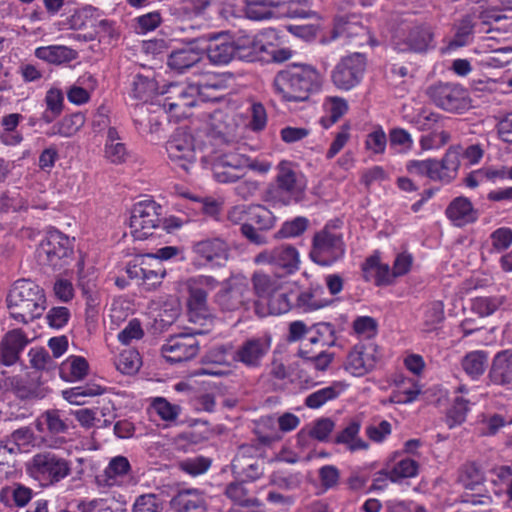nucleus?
I'll return each instance as SVG.
<instances>
[{"instance_id": "obj_49", "label": "nucleus", "mask_w": 512, "mask_h": 512, "mask_svg": "<svg viewBox=\"0 0 512 512\" xmlns=\"http://www.w3.org/2000/svg\"><path fill=\"white\" fill-rule=\"evenodd\" d=\"M462 368L472 379L481 376L487 366V353L484 351H472L462 359Z\"/></svg>"}, {"instance_id": "obj_14", "label": "nucleus", "mask_w": 512, "mask_h": 512, "mask_svg": "<svg viewBox=\"0 0 512 512\" xmlns=\"http://www.w3.org/2000/svg\"><path fill=\"white\" fill-rule=\"evenodd\" d=\"M95 482L103 490L135 484L130 461L122 455L110 458L104 470L95 477Z\"/></svg>"}, {"instance_id": "obj_37", "label": "nucleus", "mask_w": 512, "mask_h": 512, "mask_svg": "<svg viewBox=\"0 0 512 512\" xmlns=\"http://www.w3.org/2000/svg\"><path fill=\"white\" fill-rule=\"evenodd\" d=\"M490 377L496 384L512 383V350H504L495 355Z\"/></svg>"}, {"instance_id": "obj_35", "label": "nucleus", "mask_w": 512, "mask_h": 512, "mask_svg": "<svg viewBox=\"0 0 512 512\" xmlns=\"http://www.w3.org/2000/svg\"><path fill=\"white\" fill-rule=\"evenodd\" d=\"M202 58V53L191 46L183 47L171 52L168 57V66L179 73H183L190 69Z\"/></svg>"}, {"instance_id": "obj_13", "label": "nucleus", "mask_w": 512, "mask_h": 512, "mask_svg": "<svg viewBox=\"0 0 512 512\" xmlns=\"http://www.w3.org/2000/svg\"><path fill=\"white\" fill-rule=\"evenodd\" d=\"M366 69V58L354 53L341 59L332 71V82L341 90L349 91L362 80Z\"/></svg>"}, {"instance_id": "obj_28", "label": "nucleus", "mask_w": 512, "mask_h": 512, "mask_svg": "<svg viewBox=\"0 0 512 512\" xmlns=\"http://www.w3.org/2000/svg\"><path fill=\"white\" fill-rule=\"evenodd\" d=\"M27 343L28 339L21 330L14 329L8 332L1 342V357L3 363L8 366L14 364Z\"/></svg>"}, {"instance_id": "obj_43", "label": "nucleus", "mask_w": 512, "mask_h": 512, "mask_svg": "<svg viewBox=\"0 0 512 512\" xmlns=\"http://www.w3.org/2000/svg\"><path fill=\"white\" fill-rule=\"evenodd\" d=\"M439 164L437 159H412L406 163V170L412 176L425 177L432 181H440Z\"/></svg>"}, {"instance_id": "obj_63", "label": "nucleus", "mask_w": 512, "mask_h": 512, "mask_svg": "<svg viewBox=\"0 0 512 512\" xmlns=\"http://www.w3.org/2000/svg\"><path fill=\"white\" fill-rule=\"evenodd\" d=\"M136 276L142 278L143 284L147 286V289H154L161 283L163 277L165 276V270L163 269L161 263L157 261L155 267H141L139 272L136 271Z\"/></svg>"}, {"instance_id": "obj_4", "label": "nucleus", "mask_w": 512, "mask_h": 512, "mask_svg": "<svg viewBox=\"0 0 512 512\" xmlns=\"http://www.w3.org/2000/svg\"><path fill=\"white\" fill-rule=\"evenodd\" d=\"M224 112L216 109L209 113L207 120L206 137L202 147V162L206 168L214 172L215 178L223 182L224 172Z\"/></svg>"}, {"instance_id": "obj_56", "label": "nucleus", "mask_w": 512, "mask_h": 512, "mask_svg": "<svg viewBox=\"0 0 512 512\" xmlns=\"http://www.w3.org/2000/svg\"><path fill=\"white\" fill-rule=\"evenodd\" d=\"M156 91V83L148 76L137 74L131 83V95L135 99L147 100Z\"/></svg>"}, {"instance_id": "obj_19", "label": "nucleus", "mask_w": 512, "mask_h": 512, "mask_svg": "<svg viewBox=\"0 0 512 512\" xmlns=\"http://www.w3.org/2000/svg\"><path fill=\"white\" fill-rule=\"evenodd\" d=\"M166 151L169 159L186 171L196 160L194 138L182 129H178L167 141Z\"/></svg>"}, {"instance_id": "obj_40", "label": "nucleus", "mask_w": 512, "mask_h": 512, "mask_svg": "<svg viewBox=\"0 0 512 512\" xmlns=\"http://www.w3.org/2000/svg\"><path fill=\"white\" fill-rule=\"evenodd\" d=\"M406 118L420 131L436 130L443 126L445 120V117L428 108H420Z\"/></svg>"}, {"instance_id": "obj_30", "label": "nucleus", "mask_w": 512, "mask_h": 512, "mask_svg": "<svg viewBox=\"0 0 512 512\" xmlns=\"http://www.w3.org/2000/svg\"><path fill=\"white\" fill-rule=\"evenodd\" d=\"M170 503L177 512H200L205 505L202 493L194 488L178 491Z\"/></svg>"}, {"instance_id": "obj_52", "label": "nucleus", "mask_w": 512, "mask_h": 512, "mask_svg": "<svg viewBox=\"0 0 512 512\" xmlns=\"http://www.w3.org/2000/svg\"><path fill=\"white\" fill-rule=\"evenodd\" d=\"M32 498V490L22 485L14 487H4L0 491V501L5 505H10L11 499L15 505L23 507L29 503Z\"/></svg>"}, {"instance_id": "obj_6", "label": "nucleus", "mask_w": 512, "mask_h": 512, "mask_svg": "<svg viewBox=\"0 0 512 512\" xmlns=\"http://www.w3.org/2000/svg\"><path fill=\"white\" fill-rule=\"evenodd\" d=\"M392 46L398 52L425 54L436 47L434 30L427 23L405 25L393 36Z\"/></svg>"}, {"instance_id": "obj_58", "label": "nucleus", "mask_w": 512, "mask_h": 512, "mask_svg": "<svg viewBox=\"0 0 512 512\" xmlns=\"http://www.w3.org/2000/svg\"><path fill=\"white\" fill-rule=\"evenodd\" d=\"M308 223V219L302 216H298L292 220L286 221L282 224L281 228L276 232L275 238L285 239L300 236L306 231Z\"/></svg>"}, {"instance_id": "obj_10", "label": "nucleus", "mask_w": 512, "mask_h": 512, "mask_svg": "<svg viewBox=\"0 0 512 512\" xmlns=\"http://www.w3.org/2000/svg\"><path fill=\"white\" fill-rule=\"evenodd\" d=\"M426 94L437 107L450 113H464L471 107L468 91L459 84L437 83L428 87Z\"/></svg>"}, {"instance_id": "obj_36", "label": "nucleus", "mask_w": 512, "mask_h": 512, "mask_svg": "<svg viewBox=\"0 0 512 512\" xmlns=\"http://www.w3.org/2000/svg\"><path fill=\"white\" fill-rule=\"evenodd\" d=\"M396 388L390 395V402L410 404L417 400L422 389L419 383L411 378L400 377L395 380Z\"/></svg>"}, {"instance_id": "obj_46", "label": "nucleus", "mask_w": 512, "mask_h": 512, "mask_svg": "<svg viewBox=\"0 0 512 512\" xmlns=\"http://www.w3.org/2000/svg\"><path fill=\"white\" fill-rule=\"evenodd\" d=\"M224 373V349L220 347L215 351H210L203 359L202 366L198 368L194 375L202 376H222Z\"/></svg>"}, {"instance_id": "obj_26", "label": "nucleus", "mask_w": 512, "mask_h": 512, "mask_svg": "<svg viewBox=\"0 0 512 512\" xmlns=\"http://www.w3.org/2000/svg\"><path fill=\"white\" fill-rule=\"evenodd\" d=\"M446 216L454 226L463 227L478 219V211L466 197H456L446 208Z\"/></svg>"}, {"instance_id": "obj_17", "label": "nucleus", "mask_w": 512, "mask_h": 512, "mask_svg": "<svg viewBox=\"0 0 512 512\" xmlns=\"http://www.w3.org/2000/svg\"><path fill=\"white\" fill-rule=\"evenodd\" d=\"M379 359L380 352L376 344H357L348 353L344 368L352 376L362 377L376 367Z\"/></svg>"}, {"instance_id": "obj_24", "label": "nucleus", "mask_w": 512, "mask_h": 512, "mask_svg": "<svg viewBox=\"0 0 512 512\" xmlns=\"http://www.w3.org/2000/svg\"><path fill=\"white\" fill-rule=\"evenodd\" d=\"M279 188L298 202L303 198L306 182L302 175L294 172L287 163H281L277 175Z\"/></svg>"}, {"instance_id": "obj_15", "label": "nucleus", "mask_w": 512, "mask_h": 512, "mask_svg": "<svg viewBox=\"0 0 512 512\" xmlns=\"http://www.w3.org/2000/svg\"><path fill=\"white\" fill-rule=\"evenodd\" d=\"M205 330L194 329L188 333L170 336L162 346L164 358L171 363L187 361L195 357L199 351L195 335L204 334Z\"/></svg>"}, {"instance_id": "obj_62", "label": "nucleus", "mask_w": 512, "mask_h": 512, "mask_svg": "<svg viewBox=\"0 0 512 512\" xmlns=\"http://www.w3.org/2000/svg\"><path fill=\"white\" fill-rule=\"evenodd\" d=\"M483 475L480 468L475 463L464 464L459 472V482L467 489L473 490L481 484Z\"/></svg>"}, {"instance_id": "obj_48", "label": "nucleus", "mask_w": 512, "mask_h": 512, "mask_svg": "<svg viewBox=\"0 0 512 512\" xmlns=\"http://www.w3.org/2000/svg\"><path fill=\"white\" fill-rule=\"evenodd\" d=\"M384 473L392 482H398L404 478H412L418 473V463L413 459L403 458L393 466L387 467Z\"/></svg>"}, {"instance_id": "obj_33", "label": "nucleus", "mask_w": 512, "mask_h": 512, "mask_svg": "<svg viewBox=\"0 0 512 512\" xmlns=\"http://www.w3.org/2000/svg\"><path fill=\"white\" fill-rule=\"evenodd\" d=\"M193 252L199 257L203 265L214 266L215 261L224 254V241L221 238H211L196 242Z\"/></svg>"}, {"instance_id": "obj_53", "label": "nucleus", "mask_w": 512, "mask_h": 512, "mask_svg": "<svg viewBox=\"0 0 512 512\" xmlns=\"http://www.w3.org/2000/svg\"><path fill=\"white\" fill-rule=\"evenodd\" d=\"M103 392L104 389L101 386L97 384H89L64 390L62 395L64 399L71 404L83 405L85 403L83 398L101 395Z\"/></svg>"}, {"instance_id": "obj_39", "label": "nucleus", "mask_w": 512, "mask_h": 512, "mask_svg": "<svg viewBox=\"0 0 512 512\" xmlns=\"http://www.w3.org/2000/svg\"><path fill=\"white\" fill-rule=\"evenodd\" d=\"M89 371V364L82 356L71 355L64 360L60 367V377L67 382L83 380Z\"/></svg>"}, {"instance_id": "obj_21", "label": "nucleus", "mask_w": 512, "mask_h": 512, "mask_svg": "<svg viewBox=\"0 0 512 512\" xmlns=\"http://www.w3.org/2000/svg\"><path fill=\"white\" fill-rule=\"evenodd\" d=\"M260 451L253 445H242L231 462L235 476L242 481L255 480L263 473V467L257 458Z\"/></svg>"}, {"instance_id": "obj_31", "label": "nucleus", "mask_w": 512, "mask_h": 512, "mask_svg": "<svg viewBox=\"0 0 512 512\" xmlns=\"http://www.w3.org/2000/svg\"><path fill=\"white\" fill-rule=\"evenodd\" d=\"M248 279L238 274L231 277L226 287V303L229 302V309H237L246 304L249 299Z\"/></svg>"}, {"instance_id": "obj_25", "label": "nucleus", "mask_w": 512, "mask_h": 512, "mask_svg": "<svg viewBox=\"0 0 512 512\" xmlns=\"http://www.w3.org/2000/svg\"><path fill=\"white\" fill-rule=\"evenodd\" d=\"M249 217L250 205L243 204L234 206L228 213V219L232 223L240 225L242 235L251 243L256 245H266L268 243L267 237L257 232V230L249 223Z\"/></svg>"}, {"instance_id": "obj_47", "label": "nucleus", "mask_w": 512, "mask_h": 512, "mask_svg": "<svg viewBox=\"0 0 512 512\" xmlns=\"http://www.w3.org/2000/svg\"><path fill=\"white\" fill-rule=\"evenodd\" d=\"M224 86V76L222 74H214L208 72L205 76V80L198 85L201 90L200 98L203 101H219L222 99L223 95L221 93H215L217 91H221Z\"/></svg>"}, {"instance_id": "obj_29", "label": "nucleus", "mask_w": 512, "mask_h": 512, "mask_svg": "<svg viewBox=\"0 0 512 512\" xmlns=\"http://www.w3.org/2000/svg\"><path fill=\"white\" fill-rule=\"evenodd\" d=\"M36 58L53 65H62L75 60L77 51L65 45L41 46L35 49Z\"/></svg>"}, {"instance_id": "obj_16", "label": "nucleus", "mask_w": 512, "mask_h": 512, "mask_svg": "<svg viewBox=\"0 0 512 512\" xmlns=\"http://www.w3.org/2000/svg\"><path fill=\"white\" fill-rule=\"evenodd\" d=\"M253 284L258 296L267 302L270 314L281 315L290 310L291 301L288 294L279 291L268 275L255 273Z\"/></svg>"}, {"instance_id": "obj_9", "label": "nucleus", "mask_w": 512, "mask_h": 512, "mask_svg": "<svg viewBox=\"0 0 512 512\" xmlns=\"http://www.w3.org/2000/svg\"><path fill=\"white\" fill-rule=\"evenodd\" d=\"M345 254L342 234L328 227L317 232L312 241L310 258L321 266H330Z\"/></svg>"}, {"instance_id": "obj_5", "label": "nucleus", "mask_w": 512, "mask_h": 512, "mask_svg": "<svg viewBox=\"0 0 512 512\" xmlns=\"http://www.w3.org/2000/svg\"><path fill=\"white\" fill-rule=\"evenodd\" d=\"M28 475L41 487H51L71 474V462L60 455L44 451L33 455L27 463Z\"/></svg>"}, {"instance_id": "obj_44", "label": "nucleus", "mask_w": 512, "mask_h": 512, "mask_svg": "<svg viewBox=\"0 0 512 512\" xmlns=\"http://www.w3.org/2000/svg\"><path fill=\"white\" fill-rule=\"evenodd\" d=\"M360 425L357 422H350L343 430H341L335 437V443L343 444L351 451L365 450L368 444L359 438Z\"/></svg>"}, {"instance_id": "obj_23", "label": "nucleus", "mask_w": 512, "mask_h": 512, "mask_svg": "<svg viewBox=\"0 0 512 512\" xmlns=\"http://www.w3.org/2000/svg\"><path fill=\"white\" fill-rule=\"evenodd\" d=\"M201 90L196 84H174L170 87V95L165 98L163 106L169 112L178 113L179 116H188L187 109L196 105Z\"/></svg>"}, {"instance_id": "obj_57", "label": "nucleus", "mask_w": 512, "mask_h": 512, "mask_svg": "<svg viewBox=\"0 0 512 512\" xmlns=\"http://www.w3.org/2000/svg\"><path fill=\"white\" fill-rule=\"evenodd\" d=\"M116 367L123 374L136 373L141 367V358L138 351L134 349L122 351L116 360Z\"/></svg>"}, {"instance_id": "obj_18", "label": "nucleus", "mask_w": 512, "mask_h": 512, "mask_svg": "<svg viewBox=\"0 0 512 512\" xmlns=\"http://www.w3.org/2000/svg\"><path fill=\"white\" fill-rule=\"evenodd\" d=\"M272 346V337L263 333L246 339L233 353V360L241 362L246 367L258 368L269 353Z\"/></svg>"}, {"instance_id": "obj_51", "label": "nucleus", "mask_w": 512, "mask_h": 512, "mask_svg": "<svg viewBox=\"0 0 512 512\" xmlns=\"http://www.w3.org/2000/svg\"><path fill=\"white\" fill-rule=\"evenodd\" d=\"M280 5V1L275 0H253L247 5V16L252 20H265L274 17L273 8Z\"/></svg>"}, {"instance_id": "obj_34", "label": "nucleus", "mask_w": 512, "mask_h": 512, "mask_svg": "<svg viewBox=\"0 0 512 512\" xmlns=\"http://www.w3.org/2000/svg\"><path fill=\"white\" fill-rule=\"evenodd\" d=\"M23 120L19 113H10L1 118L0 142L5 146H17L21 144L24 137L18 126Z\"/></svg>"}, {"instance_id": "obj_12", "label": "nucleus", "mask_w": 512, "mask_h": 512, "mask_svg": "<svg viewBox=\"0 0 512 512\" xmlns=\"http://www.w3.org/2000/svg\"><path fill=\"white\" fill-rule=\"evenodd\" d=\"M253 262L256 265L271 266L285 274H293L300 268V254L294 246L283 244L261 251L255 255Z\"/></svg>"}, {"instance_id": "obj_22", "label": "nucleus", "mask_w": 512, "mask_h": 512, "mask_svg": "<svg viewBox=\"0 0 512 512\" xmlns=\"http://www.w3.org/2000/svg\"><path fill=\"white\" fill-rule=\"evenodd\" d=\"M269 375L281 386L294 382L300 384L307 382L301 361L286 356H278L276 352H274L269 365Z\"/></svg>"}, {"instance_id": "obj_54", "label": "nucleus", "mask_w": 512, "mask_h": 512, "mask_svg": "<svg viewBox=\"0 0 512 512\" xmlns=\"http://www.w3.org/2000/svg\"><path fill=\"white\" fill-rule=\"evenodd\" d=\"M151 409L165 422H175L182 409L177 404L170 403L166 398L157 397L151 403Z\"/></svg>"}, {"instance_id": "obj_1", "label": "nucleus", "mask_w": 512, "mask_h": 512, "mask_svg": "<svg viewBox=\"0 0 512 512\" xmlns=\"http://www.w3.org/2000/svg\"><path fill=\"white\" fill-rule=\"evenodd\" d=\"M322 82L323 77L314 66L293 63L277 73L274 89L281 101L290 105L307 101L320 89Z\"/></svg>"}, {"instance_id": "obj_41", "label": "nucleus", "mask_w": 512, "mask_h": 512, "mask_svg": "<svg viewBox=\"0 0 512 512\" xmlns=\"http://www.w3.org/2000/svg\"><path fill=\"white\" fill-rule=\"evenodd\" d=\"M462 155L461 146H452L445 153L442 160H438L441 182H451L457 174L460 167V157Z\"/></svg>"}, {"instance_id": "obj_38", "label": "nucleus", "mask_w": 512, "mask_h": 512, "mask_svg": "<svg viewBox=\"0 0 512 512\" xmlns=\"http://www.w3.org/2000/svg\"><path fill=\"white\" fill-rule=\"evenodd\" d=\"M348 388V384L343 381H334L329 386L321 388L311 394L305 399L307 407L318 409L328 401L334 400L343 394Z\"/></svg>"}, {"instance_id": "obj_64", "label": "nucleus", "mask_w": 512, "mask_h": 512, "mask_svg": "<svg viewBox=\"0 0 512 512\" xmlns=\"http://www.w3.org/2000/svg\"><path fill=\"white\" fill-rule=\"evenodd\" d=\"M161 500L155 494H143L136 498L132 512H162Z\"/></svg>"}, {"instance_id": "obj_55", "label": "nucleus", "mask_w": 512, "mask_h": 512, "mask_svg": "<svg viewBox=\"0 0 512 512\" xmlns=\"http://www.w3.org/2000/svg\"><path fill=\"white\" fill-rule=\"evenodd\" d=\"M249 223L255 224L259 230H270L275 226L273 213L262 205H250Z\"/></svg>"}, {"instance_id": "obj_8", "label": "nucleus", "mask_w": 512, "mask_h": 512, "mask_svg": "<svg viewBox=\"0 0 512 512\" xmlns=\"http://www.w3.org/2000/svg\"><path fill=\"white\" fill-rule=\"evenodd\" d=\"M73 252V240L58 230H51L36 250L40 265L53 269L61 268Z\"/></svg>"}, {"instance_id": "obj_11", "label": "nucleus", "mask_w": 512, "mask_h": 512, "mask_svg": "<svg viewBox=\"0 0 512 512\" xmlns=\"http://www.w3.org/2000/svg\"><path fill=\"white\" fill-rule=\"evenodd\" d=\"M481 22L476 23L473 21L471 16L463 17L455 26L454 37L448 42V44L442 48L443 54H448L460 47L468 45L474 34L476 33H489L493 30L491 22L500 21L503 16L499 13H483L481 15Z\"/></svg>"}, {"instance_id": "obj_45", "label": "nucleus", "mask_w": 512, "mask_h": 512, "mask_svg": "<svg viewBox=\"0 0 512 512\" xmlns=\"http://www.w3.org/2000/svg\"><path fill=\"white\" fill-rule=\"evenodd\" d=\"M84 124V117L80 113L67 115L60 121L55 123L47 132L46 135L49 137L61 136L71 137L73 136Z\"/></svg>"}, {"instance_id": "obj_2", "label": "nucleus", "mask_w": 512, "mask_h": 512, "mask_svg": "<svg viewBox=\"0 0 512 512\" xmlns=\"http://www.w3.org/2000/svg\"><path fill=\"white\" fill-rule=\"evenodd\" d=\"M276 41L277 33L274 29H265L257 34H248L242 30L226 32V64L230 61H256L262 53L269 52Z\"/></svg>"}, {"instance_id": "obj_32", "label": "nucleus", "mask_w": 512, "mask_h": 512, "mask_svg": "<svg viewBox=\"0 0 512 512\" xmlns=\"http://www.w3.org/2000/svg\"><path fill=\"white\" fill-rule=\"evenodd\" d=\"M98 82L91 74H85L67 90V99L75 105H83L90 100L91 93L97 88Z\"/></svg>"}, {"instance_id": "obj_7", "label": "nucleus", "mask_w": 512, "mask_h": 512, "mask_svg": "<svg viewBox=\"0 0 512 512\" xmlns=\"http://www.w3.org/2000/svg\"><path fill=\"white\" fill-rule=\"evenodd\" d=\"M163 208L152 199L134 204L129 220L130 233L135 240H145L161 227Z\"/></svg>"}, {"instance_id": "obj_20", "label": "nucleus", "mask_w": 512, "mask_h": 512, "mask_svg": "<svg viewBox=\"0 0 512 512\" xmlns=\"http://www.w3.org/2000/svg\"><path fill=\"white\" fill-rule=\"evenodd\" d=\"M245 99L243 97H230L226 99V110L233 114L234 118L239 119L240 124L253 132H261L266 128L268 122V115L266 108L260 102H251L246 111L249 113V118L243 117L242 114H237V110L243 106Z\"/></svg>"}, {"instance_id": "obj_60", "label": "nucleus", "mask_w": 512, "mask_h": 512, "mask_svg": "<svg viewBox=\"0 0 512 512\" xmlns=\"http://www.w3.org/2000/svg\"><path fill=\"white\" fill-rule=\"evenodd\" d=\"M206 292L200 287H189V298H188V308H189V320L191 322H197L199 317V312H201L205 308L206 304Z\"/></svg>"}, {"instance_id": "obj_42", "label": "nucleus", "mask_w": 512, "mask_h": 512, "mask_svg": "<svg viewBox=\"0 0 512 512\" xmlns=\"http://www.w3.org/2000/svg\"><path fill=\"white\" fill-rule=\"evenodd\" d=\"M348 108V103L344 98L337 96L326 97L323 102L325 116L321 119L322 125L325 128H329L347 113Z\"/></svg>"}, {"instance_id": "obj_27", "label": "nucleus", "mask_w": 512, "mask_h": 512, "mask_svg": "<svg viewBox=\"0 0 512 512\" xmlns=\"http://www.w3.org/2000/svg\"><path fill=\"white\" fill-rule=\"evenodd\" d=\"M362 272L367 281H374L378 286L392 283L391 268L381 262L379 252H375L364 261Z\"/></svg>"}, {"instance_id": "obj_59", "label": "nucleus", "mask_w": 512, "mask_h": 512, "mask_svg": "<svg viewBox=\"0 0 512 512\" xmlns=\"http://www.w3.org/2000/svg\"><path fill=\"white\" fill-rule=\"evenodd\" d=\"M387 146V136L381 126L374 127L366 136L365 148L371 154H383Z\"/></svg>"}, {"instance_id": "obj_50", "label": "nucleus", "mask_w": 512, "mask_h": 512, "mask_svg": "<svg viewBox=\"0 0 512 512\" xmlns=\"http://www.w3.org/2000/svg\"><path fill=\"white\" fill-rule=\"evenodd\" d=\"M277 426L276 417L271 415L262 417L256 426V434L259 441L264 445H270L280 440L281 435Z\"/></svg>"}, {"instance_id": "obj_61", "label": "nucleus", "mask_w": 512, "mask_h": 512, "mask_svg": "<svg viewBox=\"0 0 512 512\" xmlns=\"http://www.w3.org/2000/svg\"><path fill=\"white\" fill-rule=\"evenodd\" d=\"M210 466L211 460L204 456L187 458L178 463L181 471L193 477L204 474Z\"/></svg>"}, {"instance_id": "obj_3", "label": "nucleus", "mask_w": 512, "mask_h": 512, "mask_svg": "<svg viewBox=\"0 0 512 512\" xmlns=\"http://www.w3.org/2000/svg\"><path fill=\"white\" fill-rule=\"evenodd\" d=\"M45 295L34 282L26 279L14 283L7 296L10 316L21 323H28L42 315Z\"/></svg>"}]
</instances>
